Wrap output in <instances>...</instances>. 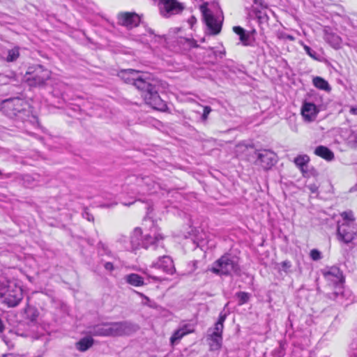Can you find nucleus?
I'll return each mask as SVG.
<instances>
[{"instance_id":"f257e3e1","label":"nucleus","mask_w":357,"mask_h":357,"mask_svg":"<svg viewBox=\"0 0 357 357\" xmlns=\"http://www.w3.org/2000/svg\"><path fill=\"white\" fill-rule=\"evenodd\" d=\"M119 76L128 84H132L142 92V96L147 105L153 109L165 111L167 104L158 94V86L142 77L139 72L133 69L123 70Z\"/></svg>"},{"instance_id":"f03ea898","label":"nucleus","mask_w":357,"mask_h":357,"mask_svg":"<svg viewBox=\"0 0 357 357\" xmlns=\"http://www.w3.org/2000/svg\"><path fill=\"white\" fill-rule=\"evenodd\" d=\"M2 111L9 118L22 122H32L36 119L30 105L23 99L13 98L2 102Z\"/></svg>"},{"instance_id":"7ed1b4c3","label":"nucleus","mask_w":357,"mask_h":357,"mask_svg":"<svg viewBox=\"0 0 357 357\" xmlns=\"http://www.w3.org/2000/svg\"><path fill=\"white\" fill-rule=\"evenodd\" d=\"M211 271L219 276H240L241 275L238 257L229 253L223 255L215 261Z\"/></svg>"},{"instance_id":"20e7f679","label":"nucleus","mask_w":357,"mask_h":357,"mask_svg":"<svg viewBox=\"0 0 357 357\" xmlns=\"http://www.w3.org/2000/svg\"><path fill=\"white\" fill-rule=\"evenodd\" d=\"M324 278L332 282L335 287V290L328 294V297L331 299L343 298L344 291H343V284L344 278L342 272L337 266L327 267L322 271Z\"/></svg>"},{"instance_id":"39448f33","label":"nucleus","mask_w":357,"mask_h":357,"mask_svg":"<svg viewBox=\"0 0 357 357\" xmlns=\"http://www.w3.org/2000/svg\"><path fill=\"white\" fill-rule=\"evenodd\" d=\"M51 77V71L42 65L29 66L25 75V80L30 86H43Z\"/></svg>"},{"instance_id":"423d86ee","label":"nucleus","mask_w":357,"mask_h":357,"mask_svg":"<svg viewBox=\"0 0 357 357\" xmlns=\"http://www.w3.org/2000/svg\"><path fill=\"white\" fill-rule=\"evenodd\" d=\"M107 337L128 336L137 332L139 326L128 321L106 322Z\"/></svg>"},{"instance_id":"0eeeda50","label":"nucleus","mask_w":357,"mask_h":357,"mask_svg":"<svg viewBox=\"0 0 357 357\" xmlns=\"http://www.w3.org/2000/svg\"><path fill=\"white\" fill-rule=\"evenodd\" d=\"M0 297L2 303L8 307H15L23 299L22 289L17 285H9L6 289H1Z\"/></svg>"},{"instance_id":"6e6552de","label":"nucleus","mask_w":357,"mask_h":357,"mask_svg":"<svg viewBox=\"0 0 357 357\" xmlns=\"http://www.w3.org/2000/svg\"><path fill=\"white\" fill-rule=\"evenodd\" d=\"M255 155L257 157L255 165L265 171L271 169L277 162V155L269 149L256 150Z\"/></svg>"},{"instance_id":"1a4fd4ad","label":"nucleus","mask_w":357,"mask_h":357,"mask_svg":"<svg viewBox=\"0 0 357 357\" xmlns=\"http://www.w3.org/2000/svg\"><path fill=\"white\" fill-rule=\"evenodd\" d=\"M337 234L340 241L345 243H351L357 237V222L338 223Z\"/></svg>"},{"instance_id":"9d476101","label":"nucleus","mask_w":357,"mask_h":357,"mask_svg":"<svg viewBox=\"0 0 357 357\" xmlns=\"http://www.w3.org/2000/svg\"><path fill=\"white\" fill-rule=\"evenodd\" d=\"M200 10L204 17L206 26L210 30L211 34L217 35L221 31L222 23L218 22L214 17L212 12L208 8V3H204L200 6Z\"/></svg>"},{"instance_id":"9b49d317","label":"nucleus","mask_w":357,"mask_h":357,"mask_svg":"<svg viewBox=\"0 0 357 357\" xmlns=\"http://www.w3.org/2000/svg\"><path fill=\"white\" fill-rule=\"evenodd\" d=\"M117 24L130 30L138 26L141 17L135 12H121L117 15Z\"/></svg>"},{"instance_id":"f8f14e48","label":"nucleus","mask_w":357,"mask_h":357,"mask_svg":"<svg viewBox=\"0 0 357 357\" xmlns=\"http://www.w3.org/2000/svg\"><path fill=\"white\" fill-rule=\"evenodd\" d=\"M153 234L149 233L143 236L142 248L148 249L152 247L155 249L158 246H163L164 236L159 232L157 228L152 231Z\"/></svg>"},{"instance_id":"ddd939ff","label":"nucleus","mask_w":357,"mask_h":357,"mask_svg":"<svg viewBox=\"0 0 357 357\" xmlns=\"http://www.w3.org/2000/svg\"><path fill=\"white\" fill-rule=\"evenodd\" d=\"M159 5L162 14L166 17L179 13L184 9L183 5L176 0H162Z\"/></svg>"},{"instance_id":"4468645a","label":"nucleus","mask_w":357,"mask_h":357,"mask_svg":"<svg viewBox=\"0 0 357 357\" xmlns=\"http://www.w3.org/2000/svg\"><path fill=\"white\" fill-rule=\"evenodd\" d=\"M151 267L161 269L169 275H172L176 271L173 260L170 257L165 255L160 257L156 262L153 263Z\"/></svg>"},{"instance_id":"2eb2a0df","label":"nucleus","mask_w":357,"mask_h":357,"mask_svg":"<svg viewBox=\"0 0 357 357\" xmlns=\"http://www.w3.org/2000/svg\"><path fill=\"white\" fill-rule=\"evenodd\" d=\"M319 113L317 106L312 102H303L301 107V114L306 122L314 121Z\"/></svg>"},{"instance_id":"dca6fc26","label":"nucleus","mask_w":357,"mask_h":357,"mask_svg":"<svg viewBox=\"0 0 357 357\" xmlns=\"http://www.w3.org/2000/svg\"><path fill=\"white\" fill-rule=\"evenodd\" d=\"M324 38L325 41L335 49L340 47L341 38L334 33L331 27L326 26L324 29Z\"/></svg>"},{"instance_id":"f3484780","label":"nucleus","mask_w":357,"mask_h":357,"mask_svg":"<svg viewBox=\"0 0 357 357\" xmlns=\"http://www.w3.org/2000/svg\"><path fill=\"white\" fill-rule=\"evenodd\" d=\"M22 181L23 185L27 188L38 186L44 183L42 176L37 173L23 175Z\"/></svg>"},{"instance_id":"a211bd4d","label":"nucleus","mask_w":357,"mask_h":357,"mask_svg":"<svg viewBox=\"0 0 357 357\" xmlns=\"http://www.w3.org/2000/svg\"><path fill=\"white\" fill-rule=\"evenodd\" d=\"M194 331L193 327L190 324H184L182 327L179 328L174 331L172 337H170V342L172 344H174L178 342L183 336L191 333Z\"/></svg>"},{"instance_id":"6ab92c4d","label":"nucleus","mask_w":357,"mask_h":357,"mask_svg":"<svg viewBox=\"0 0 357 357\" xmlns=\"http://www.w3.org/2000/svg\"><path fill=\"white\" fill-rule=\"evenodd\" d=\"M265 10L252 6L248 13V16L257 18L259 24L267 23L269 17Z\"/></svg>"},{"instance_id":"aec40b11","label":"nucleus","mask_w":357,"mask_h":357,"mask_svg":"<svg viewBox=\"0 0 357 357\" xmlns=\"http://www.w3.org/2000/svg\"><path fill=\"white\" fill-rule=\"evenodd\" d=\"M142 230L139 227H136L130 236V245L132 250L142 248L143 241Z\"/></svg>"},{"instance_id":"412c9836","label":"nucleus","mask_w":357,"mask_h":357,"mask_svg":"<svg viewBox=\"0 0 357 357\" xmlns=\"http://www.w3.org/2000/svg\"><path fill=\"white\" fill-rule=\"evenodd\" d=\"M234 32L239 36V40L244 46H253L250 37L248 32L239 26L233 27Z\"/></svg>"},{"instance_id":"4be33fe9","label":"nucleus","mask_w":357,"mask_h":357,"mask_svg":"<svg viewBox=\"0 0 357 357\" xmlns=\"http://www.w3.org/2000/svg\"><path fill=\"white\" fill-rule=\"evenodd\" d=\"M106 326V322H102L96 325L90 326L88 327V332L91 335L93 336L107 337Z\"/></svg>"},{"instance_id":"5701e85b","label":"nucleus","mask_w":357,"mask_h":357,"mask_svg":"<svg viewBox=\"0 0 357 357\" xmlns=\"http://www.w3.org/2000/svg\"><path fill=\"white\" fill-rule=\"evenodd\" d=\"M314 154L324 158L327 161H332L334 158L333 152L328 147L324 146H318L314 150Z\"/></svg>"},{"instance_id":"b1692460","label":"nucleus","mask_w":357,"mask_h":357,"mask_svg":"<svg viewBox=\"0 0 357 357\" xmlns=\"http://www.w3.org/2000/svg\"><path fill=\"white\" fill-rule=\"evenodd\" d=\"M93 343L94 340L91 337H84L75 343V348L81 352H84L90 349Z\"/></svg>"},{"instance_id":"393cba45","label":"nucleus","mask_w":357,"mask_h":357,"mask_svg":"<svg viewBox=\"0 0 357 357\" xmlns=\"http://www.w3.org/2000/svg\"><path fill=\"white\" fill-rule=\"evenodd\" d=\"M127 283L134 287H142L145 284L144 278L137 273H130L125 276Z\"/></svg>"},{"instance_id":"a878e982","label":"nucleus","mask_w":357,"mask_h":357,"mask_svg":"<svg viewBox=\"0 0 357 357\" xmlns=\"http://www.w3.org/2000/svg\"><path fill=\"white\" fill-rule=\"evenodd\" d=\"M208 340H209V347L211 350L216 351L221 348L222 336L211 333L208 335Z\"/></svg>"},{"instance_id":"bb28decb","label":"nucleus","mask_w":357,"mask_h":357,"mask_svg":"<svg viewBox=\"0 0 357 357\" xmlns=\"http://www.w3.org/2000/svg\"><path fill=\"white\" fill-rule=\"evenodd\" d=\"M294 162L303 174V171L307 167L310 157L307 155H299L294 158Z\"/></svg>"},{"instance_id":"cd10ccee","label":"nucleus","mask_w":357,"mask_h":357,"mask_svg":"<svg viewBox=\"0 0 357 357\" xmlns=\"http://www.w3.org/2000/svg\"><path fill=\"white\" fill-rule=\"evenodd\" d=\"M312 82L314 86L317 89L324 90L326 91H329L331 90V87L328 82L321 77H314Z\"/></svg>"},{"instance_id":"c85d7f7f","label":"nucleus","mask_w":357,"mask_h":357,"mask_svg":"<svg viewBox=\"0 0 357 357\" xmlns=\"http://www.w3.org/2000/svg\"><path fill=\"white\" fill-rule=\"evenodd\" d=\"M236 297L238 298V305H242L249 301L251 294L245 291H238L236 294Z\"/></svg>"},{"instance_id":"c756f323","label":"nucleus","mask_w":357,"mask_h":357,"mask_svg":"<svg viewBox=\"0 0 357 357\" xmlns=\"http://www.w3.org/2000/svg\"><path fill=\"white\" fill-rule=\"evenodd\" d=\"M20 56L19 48L15 47L8 50L6 61L8 62H13L16 61Z\"/></svg>"},{"instance_id":"7c9ffc66","label":"nucleus","mask_w":357,"mask_h":357,"mask_svg":"<svg viewBox=\"0 0 357 357\" xmlns=\"http://www.w3.org/2000/svg\"><path fill=\"white\" fill-rule=\"evenodd\" d=\"M341 217L342 220L340 223H351V222H356L354 214L351 211H344L342 213Z\"/></svg>"},{"instance_id":"2f4dec72","label":"nucleus","mask_w":357,"mask_h":357,"mask_svg":"<svg viewBox=\"0 0 357 357\" xmlns=\"http://www.w3.org/2000/svg\"><path fill=\"white\" fill-rule=\"evenodd\" d=\"M319 175L318 172L315 168L311 167L310 169H307V167L303 171V176L304 177H310V176H317Z\"/></svg>"},{"instance_id":"473e14b6","label":"nucleus","mask_w":357,"mask_h":357,"mask_svg":"<svg viewBox=\"0 0 357 357\" xmlns=\"http://www.w3.org/2000/svg\"><path fill=\"white\" fill-rule=\"evenodd\" d=\"M38 317V312L36 309L29 310L27 312V319L31 322L36 321Z\"/></svg>"},{"instance_id":"72a5a7b5","label":"nucleus","mask_w":357,"mask_h":357,"mask_svg":"<svg viewBox=\"0 0 357 357\" xmlns=\"http://www.w3.org/2000/svg\"><path fill=\"white\" fill-rule=\"evenodd\" d=\"M303 48L305 51V52L311 57L314 60H319V56H318V54L314 51L312 49H311L309 46L306 45H303Z\"/></svg>"},{"instance_id":"f704fd0d","label":"nucleus","mask_w":357,"mask_h":357,"mask_svg":"<svg viewBox=\"0 0 357 357\" xmlns=\"http://www.w3.org/2000/svg\"><path fill=\"white\" fill-rule=\"evenodd\" d=\"M224 328V324L220 323H215L213 328V334H217L222 336V332Z\"/></svg>"},{"instance_id":"c9c22d12","label":"nucleus","mask_w":357,"mask_h":357,"mask_svg":"<svg viewBox=\"0 0 357 357\" xmlns=\"http://www.w3.org/2000/svg\"><path fill=\"white\" fill-rule=\"evenodd\" d=\"M137 294L143 299H144L146 301V302L144 303V305H146L151 307H155V303L152 302L150 298L146 296V295H144L143 293H141V292H137Z\"/></svg>"},{"instance_id":"e433bc0d","label":"nucleus","mask_w":357,"mask_h":357,"mask_svg":"<svg viewBox=\"0 0 357 357\" xmlns=\"http://www.w3.org/2000/svg\"><path fill=\"white\" fill-rule=\"evenodd\" d=\"M310 257L314 261H317L321 258V252L317 249L312 250L310 251Z\"/></svg>"},{"instance_id":"4c0bfd02","label":"nucleus","mask_w":357,"mask_h":357,"mask_svg":"<svg viewBox=\"0 0 357 357\" xmlns=\"http://www.w3.org/2000/svg\"><path fill=\"white\" fill-rule=\"evenodd\" d=\"M254 4H255L257 6L261 9H267L268 8V4L264 2V0H252Z\"/></svg>"},{"instance_id":"58836bf2","label":"nucleus","mask_w":357,"mask_h":357,"mask_svg":"<svg viewBox=\"0 0 357 357\" xmlns=\"http://www.w3.org/2000/svg\"><path fill=\"white\" fill-rule=\"evenodd\" d=\"M211 112V107L205 106L204 107L203 114H202V117H201L202 120L204 121H206V119H208V114H210Z\"/></svg>"},{"instance_id":"ea45409f","label":"nucleus","mask_w":357,"mask_h":357,"mask_svg":"<svg viewBox=\"0 0 357 357\" xmlns=\"http://www.w3.org/2000/svg\"><path fill=\"white\" fill-rule=\"evenodd\" d=\"M306 187L312 193L318 192L319 186L316 183H310Z\"/></svg>"},{"instance_id":"a19ab883","label":"nucleus","mask_w":357,"mask_h":357,"mask_svg":"<svg viewBox=\"0 0 357 357\" xmlns=\"http://www.w3.org/2000/svg\"><path fill=\"white\" fill-rule=\"evenodd\" d=\"M144 273L147 275L148 278H151L155 282H162V280H164V278L159 276L153 275L150 274L147 271H144Z\"/></svg>"},{"instance_id":"79ce46f5","label":"nucleus","mask_w":357,"mask_h":357,"mask_svg":"<svg viewBox=\"0 0 357 357\" xmlns=\"http://www.w3.org/2000/svg\"><path fill=\"white\" fill-rule=\"evenodd\" d=\"M281 266L282 270L287 273L288 270L291 267V263L289 261L286 260L281 263Z\"/></svg>"},{"instance_id":"37998d69","label":"nucleus","mask_w":357,"mask_h":357,"mask_svg":"<svg viewBox=\"0 0 357 357\" xmlns=\"http://www.w3.org/2000/svg\"><path fill=\"white\" fill-rule=\"evenodd\" d=\"M83 218H86L89 221H94V218L92 214H91L89 212L84 211V212L82 214Z\"/></svg>"},{"instance_id":"c03bdc74","label":"nucleus","mask_w":357,"mask_h":357,"mask_svg":"<svg viewBox=\"0 0 357 357\" xmlns=\"http://www.w3.org/2000/svg\"><path fill=\"white\" fill-rule=\"evenodd\" d=\"M227 314L225 313L221 312L219 315L218 319L216 323H220L224 324V322L226 319Z\"/></svg>"},{"instance_id":"a18cd8bd","label":"nucleus","mask_w":357,"mask_h":357,"mask_svg":"<svg viewBox=\"0 0 357 357\" xmlns=\"http://www.w3.org/2000/svg\"><path fill=\"white\" fill-rule=\"evenodd\" d=\"M248 33L249 34V36L250 37V39H251V41L252 43L254 44L255 41V36L256 34V30L255 29H252L250 31H247Z\"/></svg>"},{"instance_id":"49530a36","label":"nucleus","mask_w":357,"mask_h":357,"mask_svg":"<svg viewBox=\"0 0 357 357\" xmlns=\"http://www.w3.org/2000/svg\"><path fill=\"white\" fill-rule=\"evenodd\" d=\"M186 42L188 43V45L190 47H197L198 45H197V42L194 40H186Z\"/></svg>"},{"instance_id":"de8ad7c7","label":"nucleus","mask_w":357,"mask_h":357,"mask_svg":"<svg viewBox=\"0 0 357 357\" xmlns=\"http://www.w3.org/2000/svg\"><path fill=\"white\" fill-rule=\"evenodd\" d=\"M104 267L106 270L109 271L114 270V265L112 262H106L104 265Z\"/></svg>"},{"instance_id":"09e8293b","label":"nucleus","mask_w":357,"mask_h":357,"mask_svg":"<svg viewBox=\"0 0 357 357\" xmlns=\"http://www.w3.org/2000/svg\"><path fill=\"white\" fill-rule=\"evenodd\" d=\"M210 49L213 51V53L215 56H217L218 55V56H220V58H222L225 54V51L217 52V51H214L213 47H210Z\"/></svg>"},{"instance_id":"8fccbe9b","label":"nucleus","mask_w":357,"mask_h":357,"mask_svg":"<svg viewBox=\"0 0 357 357\" xmlns=\"http://www.w3.org/2000/svg\"><path fill=\"white\" fill-rule=\"evenodd\" d=\"M349 112H350L351 114L357 115V107H351L350 108Z\"/></svg>"},{"instance_id":"3c124183","label":"nucleus","mask_w":357,"mask_h":357,"mask_svg":"<svg viewBox=\"0 0 357 357\" xmlns=\"http://www.w3.org/2000/svg\"><path fill=\"white\" fill-rule=\"evenodd\" d=\"M3 330H4V326H3V324L1 321V319H0V332H3Z\"/></svg>"},{"instance_id":"603ef678","label":"nucleus","mask_w":357,"mask_h":357,"mask_svg":"<svg viewBox=\"0 0 357 357\" xmlns=\"http://www.w3.org/2000/svg\"><path fill=\"white\" fill-rule=\"evenodd\" d=\"M287 39H289V40H294V37L291 35H287V37H286Z\"/></svg>"},{"instance_id":"864d4df0","label":"nucleus","mask_w":357,"mask_h":357,"mask_svg":"<svg viewBox=\"0 0 357 357\" xmlns=\"http://www.w3.org/2000/svg\"><path fill=\"white\" fill-rule=\"evenodd\" d=\"M2 357H13L12 354H6L3 355Z\"/></svg>"},{"instance_id":"5fc2aeb1","label":"nucleus","mask_w":357,"mask_h":357,"mask_svg":"<svg viewBox=\"0 0 357 357\" xmlns=\"http://www.w3.org/2000/svg\"><path fill=\"white\" fill-rule=\"evenodd\" d=\"M6 177H7V178L10 177V174H6Z\"/></svg>"},{"instance_id":"6e6d98bb","label":"nucleus","mask_w":357,"mask_h":357,"mask_svg":"<svg viewBox=\"0 0 357 357\" xmlns=\"http://www.w3.org/2000/svg\"><path fill=\"white\" fill-rule=\"evenodd\" d=\"M149 32H150V33H151V34H153V31H151V30L149 31Z\"/></svg>"},{"instance_id":"4d7b16f0","label":"nucleus","mask_w":357,"mask_h":357,"mask_svg":"<svg viewBox=\"0 0 357 357\" xmlns=\"http://www.w3.org/2000/svg\"><path fill=\"white\" fill-rule=\"evenodd\" d=\"M3 174L1 172V171L0 170V176H1Z\"/></svg>"},{"instance_id":"13d9d810","label":"nucleus","mask_w":357,"mask_h":357,"mask_svg":"<svg viewBox=\"0 0 357 357\" xmlns=\"http://www.w3.org/2000/svg\"><path fill=\"white\" fill-rule=\"evenodd\" d=\"M351 357H357V355H354Z\"/></svg>"},{"instance_id":"bf43d9fd","label":"nucleus","mask_w":357,"mask_h":357,"mask_svg":"<svg viewBox=\"0 0 357 357\" xmlns=\"http://www.w3.org/2000/svg\"><path fill=\"white\" fill-rule=\"evenodd\" d=\"M162 0H159V3H160V2H162Z\"/></svg>"}]
</instances>
